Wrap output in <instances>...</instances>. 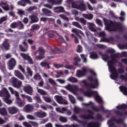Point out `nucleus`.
Instances as JSON below:
<instances>
[{
  "label": "nucleus",
  "instance_id": "1",
  "mask_svg": "<svg viewBox=\"0 0 127 127\" xmlns=\"http://www.w3.org/2000/svg\"><path fill=\"white\" fill-rule=\"evenodd\" d=\"M89 71L91 74L92 75V77L90 76L88 77V80L92 82V84H89L87 83V81L85 80H82L79 82L80 84H83L86 87H88L90 89H94L95 88H98L99 86V83L98 82V79L96 78V72L95 71L92 69H88L86 67H83L82 70L78 69L76 71V76L77 78H82L84 77L86 74H87V71Z\"/></svg>",
  "mask_w": 127,
  "mask_h": 127
},
{
  "label": "nucleus",
  "instance_id": "2",
  "mask_svg": "<svg viewBox=\"0 0 127 127\" xmlns=\"http://www.w3.org/2000/svg\"><path fill=\"white\" fill-rule=\"evenodd\" d=\"M117 57H118V56L116 55L112 56L110 58L106 55H103L102 56V59L104 61L107 62L109 71L110 73H111L110 77L113 80H117V79L119 78V73H118V72L116 70V68L114 67V64L117 62V61L116 60V58H117Z\"/></svg>",
  "mask_w": 127,
  "mask_h": 127
},
{
  "label": "nucleus",
  "instance_id": "3",
  "mask_svg": "<svg viewBox=\"0 0 127 127\" xmlns=\"http://www.w3.org/2000/svg\"><path fill=\"white\" fill-rule=\"evenodd\" d=\"M79 91L86 97H94L98 103H102V102H103L102 97L99 95L98 92L96 91H92L91 90L84 91V89L82 88L79 89Z\"/></svg>",
  "mask_w": 127,
  "mask_h": 127
},
{
  "label": "nucleus",
  "instance_id": "4",
  "mask_svg": "<svg viewBox=\"0 0 127 127\" xmlns=\"http://www.w3.org/2000/svg\"><path fill=\"white\" fill-rule=\"evenodd\" d=\"M73 0H66V2L67 4H71V7H72V8H76V9H79L80 10H81V11L86 10V6L85 5V4L83 3L82 0L77 1V3H80L79 5H78L76 2H73Z\"/></svg>",
  "mask_w": 127,
  "mask_h": 127
},
{
  "label": "nucleus",
  "instance_id": "5",
  "mask_svg": "<svg viewBox=\"0 0 127 127\" xmlns=\"http://www.w3.org/2000/svg\"><path fill=\"white\" fill-rule=\"evenodd\" d=\"M0 97H4V98H3V100L4 102L6 103V104H8V105L12 104V101L9 99V98H10V94L6 88H4L2 90L0 91Z\"/></svg>",
  "mask_w": 127,
  "mask_h": 127
},
{
  "label": "nucleus",
  "instance_id": "6",
  "mask_svg": "<svg viewBox=\"0 0 127 127\" xmlns=\"http://www.w3.org/2000/svg\"><path fill=\"white\" fill-rule=\"evenodd\" d=\"M8 89L10 91L11 94L12 95H15L16 97L15 102L18 104L19 107H23V106L25 105V103L21 101V99H20V98H19V93H18V92L14 91L13 88L10 87H8Z\"/></svg>",
  "mask_w": 127,
  "mask_h": 127
},
{
  "label": "nucleus",
  "instance_id": "7",
  "mask_svg": "<svg viewBox=\"0 0 127 127\" xmlns=\"http://www.w3.org/2000/svg\"><path fill=\"white\" fill-rule=\"evenodd\" d=\"M69 63V62L67 61H64L62 64H54V67L56 68L57 69H59L60 68H63L64 67L65 69H69V70H75V67L74 65H69L66 64L65 65V64H68Z\"/></svg>",
  "mask_w": 127,
  "mask_h": 127
},
{
  "label": "nucleus",
  "instance_id": "8",
  "mask_svg": "<svg viewBox=\"0 0 127 127\" xmlns=\"http://www.w3.org/2000/svg\"><path fill=\"white\" fill-rule=\"evenodd\" d=\"M64 88H65L66 90H68V91H69V92H71V93H73V94H75L76 92L79 91V87H78V85H72L69 84L67 85L64 86Z\"/></svg>",
  "mask_w": 127,
  "mask_h": 127
},
{
  "label": "nucleus",
  "instance_id": "9",
  "mask_svg": "<svg viewBox=\"0 0 127 127\" xmlns=\"http://www.w3.org/2000/svg\"><path fill=\"white\" fill-rule=\"evenodd\" d=\"M7 65L9 70H12L16 65V61L14 58H12L8 61Z\"/></svg>",
  "mask_w": 127,
  "mask_h": 127
},
{
  "label": "nucleus",
  "instance_id": "10",
  "mask_svg": "<svg viewBox=\"0 0 127 127\" xmlns=\"http://www.w3.org/2000/svg\"><path fill=\"white\" fill-rule=\"evenodd\" d=\"M55 99L56 100L57 102L59 103V104H61L63 105H67L68 104V101H67L66 100L63 99L62 96H55Z\"/></svg>",
  "mask_w": 127,
  "mask_h": 127
},
{
  "label": "nucleus",
  "instance_id": "11",
  "mask_svg": "<svg viewBox=\"0 0 127 127\" xmlns=\"http://www.w3.org/2000/svg\"><path fill=\"white\" fill-rule=\"evenodd\" d=\"M39 55L36 56L35 57V59L36 60H41V59H43L44 57L43 55H44V50L42 48H40L39 50Z\"/></svg>",
  "mask_w": 127,
  "mask_h": 127
},
{
  "label": "nucleus",
  "instance_id": "12",
  "mask_svg": "<svg viewBox=\"0 0 127 127\" xmlns=\"http://www.w3.org/2000/svg\"><path fill=\"white\" fill-rule=\"evenodd\" d=\"M127 105H126L125 104H123L122 105H119L117 107L116 110H113L108 111V114H111L112 113V112H114V113H118V112H120V111H121V110L126 109V108H127Z\"/></svg>",
  "mask_w": 127,
  "mask_h": 127
},
{
  "label": "nucleus",
  "instance_id": "13",
  "mask_svg": "<svg viewBox=\"0 0 127 127\" xmlns=\"http://www.w3.org/2000/svg\"><path fill=\"white\" fill-rule=\"evenodd\" d=\"M57 112H58L59 113H61V114H64V113H67V115H71V111L67 110L65 108H57L56 109Z\"/></svg>",
  "mask_w": 127,
  "mask_h": 127
},
{
  "label": "nucleus",
  "instance_id": "14",
  "mask_svg": "<svg viewBox=\"0 0 127 127\" xmlns=\"http://www.w3.org/2000/svg\"><path fill=\"white\" fill-rule=\"evenodd\" d=\"M20 56L25 60H27V61L29 64H33L32 60H31V58H30V57H29V56H28V55L25 54H21Z\"/></svg>",
  "mask_w": 127,
  "mask_h": 127
},
{
  "label": "nucleus",
  "instance_id": "15",
  "mask_svg": "<svg viewBox=\"0 0 127 127\" xmlns=\"http://www.w3.org/2000/svg\"><path fill=\"white\" fill-rule=\"evenodd\" d=\"M18 109L16 107L13 106L8 108V112L10 115H14L17 113Z\"/></svg>",
  "mask_w": 127,
  "mask_h": 127
},
{
  "label": "nucleus",
  "instance_id": "16",
  "mask_svg": "<svg viewBox=\"0 0 127 127\" xmlns=\"http://www.w3.org/2000/svg\"><path fill=\"white\" fill-rule=\"evenodd\" d=\"M10 26L12 28H15L17 26H18L20 29H23V24H22L21 22H18V23H13L10 25Z\"/></svg>",
  "mask_w": 127,
  "mask_h": 127
},
{
  "label": "nucleus",
  "instance_id": "17",
  "mask_svg": "<svg viewBox=\"0 0 127 127\" xmlns=\"http://www.w3.org/2000/svg\"><path fill=\"white\" fill-rule=\"evenodd\" d=\"M23 90L26 93H27V94H28L29 95H32L33 90L31 86L29 85L24 86L23 87Z\"/></svg>",
  "mask_w": 127,
  "mask_h": 127
},
{
  "label": "nucleus",
  "instance_id": "18",
  "mask_svg": "<svg viewBox=\"0 0 127 127\" xmlns=\"http://www.w3.org/2000/svg\"><path fill=\"white\" fill-rule=\"evenodd\" d=\"M26 3L31 4V2L30 0H21L17 2V4L21 5V6H25Z\"/></svg>",
  "mask_w": 127,
  "mask_h": 127
},
{
  "label": "nucleus",
  "instance_id": "19",
  "mask_svg": "<svg viewBox=\"0 0 127 127\" xmlns=\"http://www.w3.org/2000/svg\"><path fill=\"white\" fill-rule=\"evenodd\" d=\"M14 75L16 76V77H17L20 80H24V76H23V75L21 74L19 71L18 70H15L14 71Z\"/></svg>",
  "mask_w": 127,
  "mask_h": 127
},
{
  "label": "nucleus",
  "instance_id": "20",
  "mask_svg": "<svg viewBox=\"0 0 127 127\" xmlns=\"http://www.w3.org/2000/svg\"><path fill=\"white\" fill-rule=\"evenodd\" d=\"M7 41H8L7 39L4 40L3 44L1 46L2 49H8L9 48V44H8Z\"/></svg>",
  "mask_w": 127,
  "mask_h": 127
},
{
  "label": "nucleus",
  "instance_id": "21",
  "mask_svg": "<svg viewBox=\"0 0 127 127\" xmlns=\"http://www.w3.org/2000/svg\"><path fill=\"white\" fill-rule=\"evenodd\" d=\"M54 11L58 13L59 12H64V7L62 6L56 7L54 8Z\"/></svg>",
  "mask_w": 127,
  "mask_h": 127
},
{
  "label": "nucleus",
  "instance_id": "22",
  "mask_svg": "<svg viewBox=\"0 0 127 127\" xmlns=\"http://www.w3.org/2000/svg\"><path fill=\"white\" fill-rule=\"evenodd\" d=\"M0 6H1L4 10H8V9H9L8 5H7V3L5 2H1L0 3Z\"/></svg>",
  "mask_w": 127,
  "mask_h": 127
},
{
  "label": "nucleus",
  "instance_id": "23",
  "mask_svg": "<svg viewBox=\"0 0 127 127\" xmlns=\"http://www.w3.org/2000/svg\"><path fill=\"white\" fill-rule=\"evenodd\" d=\"M48 2L52 3V4H61L62 3L63 0H48Z\"/></svg>",
  "mask_w": 127,
  "mask_h": 127
},
{
  "label": "nucleus",
  "instance_id": "24",
  "mask_svg": "<svg viewBox=\"0 0 127 127\" xmlns=\"http://www.w3.org/2000/svg\"><path fill=\"white\" fill-rule=\"evenodd\" d=\"M35 116L37 117L38 118H45L47 115L45 112H37L35 113Z\"/></svg>",
  "mask_w": 127,
  "mask_h": 127
},
{
  "label": "nucleus",
  "instance_id": "25",
  "mask_svg": "<svg viewBox=\"0 0 127 127\" xmlns=\"http://www.w3.org/2000/svg\"><path fill=\"white\" fill-rule=\"evenodd\" d=\"M24 110L25 112H30L33 110V106L31 105H27L25 106Z\"/></svg>",
  "mask_w": 127,
  "mask_h": 127
},
{
  "label": "nucleus",
  "instance_id": "26",
  "mask_svg": "<svg viewBox=\"0 0 127 127\" xmlns=\"http://www.w3.org/2000/svg\"><path fill=\"white\" fill-rule=\"evenodd\" d=\"M104 20L105 25L106 26H107V27H106V28H107V27H109V26H111L113 25V24H114V22H113L111 20H107L106 19H104Z\"/></svg>",
  "mask_w": 127,
  "mask_h": 127
},
{
  "label": "nucleus",
  "instance_id": "27",
  "mask_svg": "<svg viewBox=\"0 0 127 127\" xmlns=\"http://www.w3.org/2000/svg\"><path fill=\"white\" fill-rule=\"evenodd\" d=\"M88 24L90 30H91V31H93V32H96V31H97V30H96V29L94 28V27H95V24H94V23H88Z\"/></svg>",
  "mask_w": 127,
  "mask_h": 127
},
{
  "label": "nucleus",
  "instance_id": "28",
  "mask_svg": "<svg viewBox=\"0 0 127 127\" xmlns=\"http://www.w3.org/2000/svg\"><path fill=\"white\" fill-rule=\"evenodd\" d=\"M72 32H73V33H75V34H77V35H78V34H81V35H84V33L81 31V30H78L76 28H72L71 30Z\"/></svg>",
  "mask_w": 127,
  "mask_h": 127
},
{
  "label": "nucleus",
  "instance_id": "29",
  "mask_svg": "<svg viewBox=\"0 0 127 127\" xmlns=\"http://www.w3.org/2000/svg\"><path fill=\"white\" fill-rule=\"evenodd\" d=\"M29 17L32 23L34 22H37V21H38V18L36 15H31Z\"/></svg>",
  "mask_w": 127,
  "mask_h": 127
},
{
  "label": "nucleus",
  "instance_id": "30",
  "mask_svg": "<svg viewBox=\"0 0 127 127\" xmlns=\"http://www.w3.org/2000/svg\"><path fill=\"white\" fill-rule=\"evenodd\" d=\"M13 87L17 88V89H19V88L22 87V82L20 81H17Z\"/></svg>",
  "mask_w": 127,
  "mask_h": 127
},
{
  "label": "nucleus",
  "instance_id": "31",
  "mask_svg": "<svg viewBox=\"0 0 127 127\" xmlns=\"http://www.w3.org/2000/svg\"><path fill=\"white\" fill-rule=\"evenodd\" d=\"M67 81L70 82L71 83H77L78 82L77 78L73 77H70L67 78Z\"/></svg>",
  "mask_w": 127,
  "mask_h": 127
},
{
  "label": "nucleus",
  "instance_id": "32",
  "mask_svg": "<svg viewBox=\"0 0 127 127\" xmlns=\"http://www.w3.org/2000/svg\"><path fill=\"white\" fill-rule=\"evenodd\" d=\"M87 127H99V124L95 122H91L88 125Z\"/></svg>",
  "mask_w": 127,
  "mask_h": 127
},
{
  "label": "nucleus",
  "instance_id": "33",
  "mask_svg": "<svg viewBox=\"0 0 127 127\" xmlns=\"http://www.w3.org/2000/svg\"><path fill=\"white\" fill-rule=\"evenodd\" d=\"M42 11L46 14V15H48V16H51V11L50 10H47V9L43 8L42 9Z\"/></svg>",
  "mask_w": 127,
  "mask_h": 127
},
{
  "label": "nucleus",
  "instance_id": "34",
  "mask_svg": "<svg viewBox=\"0 0 127 127\" xmlns=\"http://www.w3.org/2000/svg\"><path fill=\"white\" fill-rule=\"evenodd\" d=\"M82 16H83V17H84L85 18H86V19H92L93 17V16L92 14H83Z\"/></svg>",
  "mask_w": 127,
  "mask_h": 127
},
{
  "label": "nucleus",
  "instance_id": "35",
  "mask_svg": "<svg viewBox=\"0 0 127 127\" xmlns=\"http://www.w3.org/2000/svg\"><path fill=\"white\" fill-rule=\"evenodd\" d=\"M0 115L1 116H5L7 115V112L5 108L0 109Z\"/></svg>",
  "mask_w": 127,
  "mask_h": 127
},
{
  "label": "nucleus",
  "instance_id": "36",
  "mask_svg": "<svg viewBox=\"0 0 127 127\" xmlns=\"http://www.w3.org/2000/svg\"><path fill=\"white\" fill-rule=\"evenodd\" d=\"M90 58L91 59H98V55L95 52L91 53Z\"/></svg>",
  "mask_w": 127,
  "mask_h": 127
},
{
  "label": "nucleus",
  "instance_id": "37",
  "mask_svg": "<svg viewBox=\"0 0 127 127\" xmlns=\"http://www.w3.org/2000/svg\"><path fill=\"white\" fill-rule=\"evenodd\" d=\"M17 82V79L15 78V77H13L10 80V83L11 85H12L13 86L15 85Z\"/></svg>",
  "mask_w": 127,
  "mask_h": 127
},
{
  "label": "nucleus",
  "instance_id": "38",
  "mask_svg": "<svg viewBox=\"0 0 127 127\" xmlns=\"http://www.w3.org/2000/svg\"><path fill=\"white\" fill-rule=\"evenodd\" d=\"M80 57L82 59L83 63H87V55L81 54Z\"/></svg>",
  "mask_w": 127,
  "mask_h": 127
},
{
  "label": "nucleus",
  "instance_id": "39",
  "mask_svg": "<svg viewBox=\"0 0 127 127\" xmlns=\"http://www.w3.org/2000/svg\"><path fill=\"white\" fill-rule=\"evenodd\" d=\"M88 113L89 114L88 116H82V118L83 119H92V117L91 116L93 115V112L88 111Z\"/></svg>",
  "mask_w": 127,
  "mask_h": 127
},
{
  "label": "nucleus",
  "instance_id": "40",
  "mask_svg": "<svg viewBox=\"0 0 127 127\" xmlns=\"http://www.w3.org/2000/svg\"><path fill=\"white\" fill-rule=\"evenodd\" d=\"M68 98L69 99V101L72 103V104H75L76 103V100H75V98L73 96L71 95H68Z\"/></svg>",
  "mask_w": 127,
  "mask_h": 127
},
{
  "label": "nucleus",
  "instance_id": "41",
  "mask_svg": "<svg viewBox=\"0 0 127 127\" xmlns=\"http://www.w3.org/2000/svg\"><path fill=\"white\" fill-rule=\"evenodd\" d=\"M40 65L42 67H45V66H48V68H50L49 67V64L48 62H43L40 63Z\"/></svg>",
  "mask_w": 127,
  "mask_h": 127
},
{
  "label": "nucleus",
  "instance_id": "42",
  "mask_svg": "<svg viewBox=\"0 0 127 127\" xmlns=\"http://www.w3.org/2000/svg\"><path fill=\"white\" fill-rule=\"evenodd\" d=\"M40 28V26L39 25L35 24L32 26L31 29L32 30H37V29H39Z\"/></svg>",
  "mask_w": 127,
  "mask_h": 127
},
{
  "label": "nucleus",
  "instance_id": "43",
  "mask_svg": "<svg viewBox=\"0 0 127 127\" xmlns=\"http://www.w3.org/2000/svg\"><path fill=\"white\" fill-rule=\"evenodd\" d=\"M37 91H38V93L41 94V95H47V93L46 92V91H45L44 90H43L42 89H40L37 88Z\"/></svg>",
  "mask_w": 127,
  "mask_h": 127
},
{
  "label": "nucleus",
  "instance_id": "44",
  "mask_svg": "<svg viewBox=\"0 0 127 127\" xmlns=\"http://www.w3.org/2000/svg\"><path fill=\"white\" fill-rule=\"evenodd\" d=\"M72 25H74V26H76V27H78V28H80V29H82V26L79 23L77 22H72Z\"/></svg>",
  "mask_w": 127,
  "mask_h": 127
},
{
  "label": "nucleus",
  "instance_id": "45",
  "mask_svg": "<svg viewBox=\"0 0 127 127\" xmlns=\"http://www.w3.org/2000/svg\"><path fill=\"white\" fill-rule=\"evenodd\" d=\"M43 99L47 103H50L51 102V99L49 97H47L46 96H43Z\"/></svg>",
  "mask_w": 127,
  "mask_h": 127
},
{
  "label": "nucleus",
  "instance_id": "46",
  "mask_svg": "<svg viewBox=\"0 0 127 127\" xmlns=\"http://www.w3.org/2000/svg\"><path fill=\"white\" fill-rule=\"evenodd\" d=\"M125 12L122 11L120 13V15L121 17H120V20H125V18L124 17V16L125 15Z\"/></svg>",
  "mask_w": 127,
  "mask_h": 127
},
{
  "label": "nucleus",
  "instance_id": "47",
  "mask_svg": "<svg viewBox=\"0 0 127 127\" xmlns=\"http://www.w3.org/2000/svg\"><path fill=\"white\" fill-rule=\"evenodd\" d=\"M60 121L62 122V123H66L67 122V119L64 117H60Z\"/></svg>",
  "mask_w": 127,
  "mask_h": 127
},
{
  "label": "nucleus",
  "instance_id": "48",
  "mask_svg": "<svg viewBox=\"0 0 127 127\" xmlns=\"http://www.w3.org/2000/svg\"><path fill=\"white\" fill-rule=\"evenodd\" d=\"M34 78L35 80H40L41 79V76L39 74H37L34 75Z\"/></svg>",
  "mask_w": 127,
  "mask_h": 127
},
{
  "label": "nucleus",
  "instance_id": "49",
  "mask_svg": "<svg viewBox=\"0 0 127 127\" xmlns=\"http://www.w3.org/2000/svg\"><path fill=\"white\" fill-rule=\"evenodd\" d=\"M34 99L36 100V101H37L38 103L42 102V101H41V99H40V97H39V96L38 95H37L36 96H35Z\"/></svg>",
  "mask_w": 127,
  "mask_h": 127
},
{
  "label": "nucleus",
  "instance_id": "50",
  "mask_svg": "<svg viewBox=\"0 0 127 127\" xmlns=\"http://www.w3.org/2000/svg\"><path fill=\"white\" fill-rule=\"evenodd\" d=\"M82 51H83V49L82 48V46L78 45V48L77 50V52L78 53H81L82 52Z\"/></svg>",
  "mask_w": 127,
  "mask_h": 127
},
{
  "label": "nucleus",
  "instance_id": "51",
  "mask_svg": "<svg viewBox=\"0 0 127 127\" xmlns=\"http://www.w3.org/2000/svg\"><path fill=\"white\" fill-rule=\"evenodd\" d=\"M57 73L58 74V75L56 76V78H59V77L63 75V72H62V71H58Z\"/></svg>",
  "mask_w": 127,
  "mask_h": 127
},
{
  "label": "nucleus",
  "instance_id": "52",
  "mask_svg": "<svg viewBox=\"0 0 127 127\" xmlns=\"http://www.w3.org/2000/svg\"><path fill=\"white\" fill-rule=\"evenodd\" d=\"M27 72L29 76H32V71L29 67L27 68Z\"/></svg>",
  "mask_w": 127,
  "mask_h": 127
},
{
  "label": "nucleus",
  "instance_id": "53",
  "mask_svg": "<svg viewBox=\"0 0 127 127\" xmlns=\"http://www.w3.org/2000/svg\"><path fill=\"white\" fill-rule=\"evenodd\" d=\"M60 17H61L63 19H64V20H66L67 21H69V19L65 16L64 15H60Z\"/></svg>",
  "mask_w": 127,
  "mask_h": 127
},
{
  "label": "nucleus",
  "instance_id": "54",
  "mask_svg": "<svg viewBox=\"0 0 127 127\" xmlns=\"http://www.w3.org/2000/svg\"><path fill=\"white\" fill-rule=\"evenodd\" d=\"M48 35L49 37H53V36H54V32L50 31L48 32Z\"/></svg>",
  "mask_w": 127,
  "mask_h": 127
},
{
  "label": "nucleus",
  "instance_id": "55",
  "mask_svg": "<svg viewBox=\"0 0 127 127\" xmlns=\"http://www.w3.org/2000/svg\"><path fill=\"white\" fill-rule=\"evenodd\" d=\"M96 22L97 23V24H98V25H99L100 26H103V25L102 24V22L100 19H97L96 20Z\"/></svg>",
  "mask_w": 127,
  "mask_h": 127
},
{
  "label": "nucleus",
  "instance_id": "56",
  "mask_svg": "<svg viewBox=\"0 0 127 127\" xmlns=\"http://www.w3.org/2000/svg\"><path fill=\"white\" fill-rule=\"evenodd\" d=\"M23 125L25 127H32L29 124H28L27 122H23Z\"/></svg>",
  "mask_w": 127,
  "mask_h": 127
},
{
  "label": "nucleus",
  "instance_id": "57",
  "mask_svg": "<svg viewBox=\"0 0 127 127\" xmlns=\"http://www.w3.org/2000/svg\"><path fill=\"white\" fill-rule=\"evenodd\" d=\"M79 21H80V22H81V23H82V24H86V22H87L84 19V18H80Z\"/></svg>",
  "mask_w": 127,
  "mask_h": 127
},
{
  "label": "nucleus",
  "instance_id": "58",
  "mask_svg": "<svg viewBox=\"0 0 127 127\" xmlns=\"http://www.w3.org/2000/svg\"><path fill=\"white\" fill-rule=\"evenodd\" d=\"M49 83L52 84V85H55V84H56V83H55V81L51 78L49 79Z\"/></svg>",
  "mask_w": 127,
  "mask_h": 127
},
{
  "label": "nucleus",
  "instance_id": "59",
  "mask_svg": "<svg viewBox=\"0 0 127 127\" xmlns=\"http://www.w3.org/2000/svg\"><path fill=\"white\" fill-rule=\"evenodd\" d=\"M41 108H42V109H43V110H47V109H48V108H49V109H53V107H52V106H49V107H46L45 106L42 105L41 106Z\"/></svg>",
  "mask_w": 127,
  "mask_h": 127
},
{
  "label": "nucleus",
  "instance_id": "60",
  "mask_svg": "<svg viewBox=\"0 0 127 127\" xmlns=\"http://www.w3.org/2000/svg\"><path fill=\"white\" fill-rule=\"evenodd\" d=\"M6 20V17H2L0 19V24L2 22H3V21H5Z\"/></svg>",
  "mask_w": 127,
  "mask_h": 127
},
{
  "label": "nucleus",
  "instance_id": "61",
  "mask_svg": "<svg viewBox=\"0 0 127 127\" xmlns=\"http://www.w3.org/2000/svg\"><path fill=\"white\" fill-rule=\"evenodd\" d=\"M74 61H77V62H81V59L79 57H76L74 58Z\"/></svg>",
  "mask_w": 127,
  "mask_h": 127
},
{
  "label": "nucleus",
  "instance_id": "62",
  "mask_svg": "<svg viewBox=\"0 0 127 127\" xmlns=\"http://www.w3.org/2000/svg\"><path fill=\"white\" fill-rule=\"evenodd\" d=\"M27 119H28L29 120H34V117L31 115H27Z\"/></svg>",
  "mask_w": 127,
  "mask_h": 127
},
{
  "label": "nucleus",
  "instance_id": "63",
  "mask_svg": "<svg viewBox=\"0 0 127 127\" xmlns=\"http://www.w3.org/2000/svg\"><path fill=\"white\" fill-rule=\"evenodd\" d=\"M57 81L59 82L60 84L65 83V80L64 79H57Z\"/></svg>",
  "mask_w": 127,
  "mask_h": 127
},
{
  "label": "nucleus",
  "instance_id": "64",
  "mask_svg": "<svg viewBox=\"0 0 127 127\" xmlns=\"http://www.w3.org/2000/svg\"><path fill=\"white\" fill-rule=\"evenodd\" d=\"M18 13L19 14H24V11L22 9H18Z\"/></svg>",
  "mask_w": 127,
  "mask_h": 127
}]
</instances>
